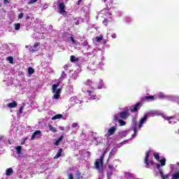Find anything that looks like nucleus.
<instances>
[{
	"mask_svg": "<svg viewBox=\"0 0 179 179\" xmlns=\"http://www.w3.org/2000/svg\"><path fill=\"white\" fill-rule=\"evenodd\" d=\"M139 107H141V103L138 102L136 104H135L133 106V108L127 109L124 111H121L119 113L120 118H121V120H127V118H128V117H129V111H131V113H136L138 111V108H139Z\"/></svg>",
	"mask_w": 179,
	"mask_h": 179,
	"instance_id": "obj_1",
	"label": "nucleus"
},
{
	"mask_svg": "<svg viewBox=\"0 0 179 179\" xmlns=\"http://www.w3.org/2000/svg\"><path fill=\"white\" fill-rule=\"evenodd\" d=\"M156 168L157 169L162 179H169V177H170V173H168L166 175H164L163 173V170L160 169V167H164L166 166V158H163L160 161V164H155Z\"/></svg>",
	"mask_w": 179,
	"mask_h": 179,
	"instance_id": "obj_2",
	"label": "nucleus"
},
{
	"mask_svg": "<svg viewBox=\"0 0 179 179\" xmlns=\"http://www.w3.org/2000/svg\"><path fill=\"white\" fill-rule=\"evenodd\" d=\"M104 158L101 157L100 159H97L94 162V168L98 171L99 173H103V166H104L103 163Z\"/></svg>",
	"mask_w": 179,
	"mask_h": 179,
	"instance_id": "obj_3",
	"label": "nucleus"
},
{
	"mask_svg": "<svg viewBox=\"0 0 179 179\" xmlns=\"http://www.w3.org/2000/svg\"><path fill=\"white\" fill-rule=\"evenodd\" d=\"M150 153H152V150H148L145 152V157L144 158V163H145V167H147V169H149L150 166H153L155 164V162L153 160H152V159L149 160V157H150Z\"/></svg>",
	"mask_w": 179,
	"mask_h": 179,
	"instance_id": "obj_4",
	"label": "nucleus"
},
{
	"mask_svg": "<svg viewBox=\"0 0 179 179\" xmlns=\"http://www.w3.org/2000/svg\"><path fill=\"white\" fill-rule=\"evenodd\" d=\"M57 8L59 10L60 15L65 16L66 15V11L65 10V3H64V0H58L57 1Z\"/></svg>",
	"mask_w": 179,
	"mask_h": 179,
	"instance_id": "obj_5",
	"label": "nucleus"
},
{
	"mask_svg": "<svg viewBox=\"0 0 179 179\" xmlns=\"http://www.w3.org/2000/svg\"><path fill=\"white\" fill-rule=\"evenodd\" d=\"M59 87V83H58L57 84H54L52 85V93H56V94H61V92H62V89L61 88H58ZM57 88H58L57 90Z\"/></svg>",
	"mask_w": 179,
	"mask_h": 179,
	"instance_id": "obj_6",
	"label": "nucleus"
},
{
	"mask_svg": "<svg viewBox=\"0 0 179 179\" xmlns=\"http://www.w3.org/2000/svg\"><path fill=\"white\" fill-rule=\"evenodd\" d=\"M41 136H43L41 131L40 130H36L33 133V134L31 137V141H34V139H36V138H37L38 139H40V138H41Z\"/></svg>",
	"mask_w": 179,
	"mask_h": 179,
	"instance_id": "obj_7",
	"label": "nucleus"
},
{
	"mask_svg": "<svg viewBox=\"0 0 179 179\" xmlns=\"http://www.w3.org/2000/svg\"><path fill=\"white\" fill-rule=\"evenodd\" d=\"M148 118H149V115L145 114L144 116L140 120L138 128H142V125H143V124H146Z\"/></svg>",
	"mask_w": 179,
	"mask_h": 179,
	"instance_id": "obj_8",
	"label": "nucleus"
},
{
	"mask_svg": "<svg viewBox=\"0 0 179 179\" xmlns=\"http://www.w3.org/2000/svg\"><path fill=\"white\" fill-rule=\"evenodd\" d=\"M115 131H117V127H112L108 130V134H106V136L108 138L109 136H111V135H114L115 134Z\"/></svg>",
	"mask_w": 179,
	"mask_h": 179,
	"instance_id": "obj_9",
	"label": "nucleus"
},
{
	"mask_svg": "<svg viewBox=\"0 0 179 179\" xmlns=\"http://www.w3.org/2000/svg\"><path fill=\"white\" fill-rule=\"evenodd\" d=\"M38 45H40L39 42L35 43L33 46L30 47L29 48L30 52H36V51H38Z\"/></svg>",
	"mask_w": 179,
	"mask_h": 179,
	"instance_id": "obj_10",
	"label": "nucleus"
},
{
	"mask_svg": "<svg viewBox=\"0 0 179 179\" xmlns=\"http://www.w3.org/2000/svg\"><path fill=\"white\" fill-rule=\"evenodd\" d=\"M163 118L165 119L166 121H169V124H174V121L171 120H174V116H171V117H166L163 116Z\"/></svg>",
	"mask_w": 179,
	"mask_h": 179,
	"instance_id": "obj_11",
	"label": "nucleus"
},
{
	"mask_svg": "<svg viewBox=\"0 0 179 179\" xmlns=\"http://www.w3.org/2000/svg\"><path fill=\"white\" fill-rule=\"evenodd\" d=\"M7 106L9 108H15V107H17V103L15 101H13V102L8 103Z\"/></svg>",
	"mask_w": 179,
	"mask_h": 179,
	"instance_id": "obj_12",
	"label": "nucleus"
},
{
	"mask_svg": "<svg viewBox=\"0 0 179 179\" xmlns=\"http://www.w3.org/2000/svg\"><path fill=\"white\" fill-rule=\"evenodd\" d=\"M111 20H113V18L111 17H109L108 18H105L103 21V24H104V26H107L108 23H111Z\"/></svg>",
	"mask_w": 179,
	"mask_h": 179,
	"instance_id": "obj_13",
	"label": "nucleus"
},
{
	"mask_svg": "<svg viewBox=\"0 0 179 179\" xmlns=\"http://www.w3.org/2000/svg\"><path fill=\"white\" fill-rule=\"evenodd\" d=\"M64 139V135H62L55 143V146H59V143L62 142Z\"/></svg>",
	"mask_w": 179,
	"mask_h": 179,
	"instance_id": "obj_14",
	"label": "nucleus"
},
{
	"mask_svg": "<svg viewBox=\"0 0 179 179\" xmlns=\"http://www.w3.org/2000/svg\"><path fill=\"white\" fill-rule=\"evenodd\" d=\"M12 174H13V169L12 168L6 170V176H12Z\"/></svg>",
	"mask_w": 179,
	"mask_h": 179,
	"instance_id": "obj_15",
	"label": "nucleus"
},
{
	"mask_svg": "<svg viewBox=\"0 0 179 179\" xmlns=\"http://www.w3.org/2000/svg\"><path fill=\"white\" fill-rule=\"evenodd\" d=\"M62 155V148H59L57 155L54 157V159H58Z\"/></svg>",
	"mask_w": 179,
	"mask_h": 179,
	"instance_id": "obj_16",
	"label": "nucleus"
},
{
	"mask_svg": "<svg viewBox=\"0 0 179 179\" xmlns=\"http://www.w3.org/2000/svg\"><path fill=\"white\" fill-rule=\"evenodd\" d=\"M62 117L63 116L61 114L55 115L52 117V120L55 121V120H60V118H62Z\"/></svg>",
	"mask_w": 179,
	"mask_h": 179,
	"instance_id": "obj_17",
	"label": "nucleus"
},
{
	"mask_svg": "<svg viewBox=\"0 0 179 179\" xmlns=\"http://www.w3.org/2000/svg\"><path fill=\"white\" fill-rule=\"evenodd\" d=\"M153 156H154V159H155V160H157V162H159L160 163L162 159H160V155H159V153H154Z\"/></svg>",
	"mask_w": 179,
	"mask_h": 179,
	"instance_id": "obj_18",
	"label": "nucleus"
},
{
	"mask_svg": "<svg viewBox=\"0 0 179 179\" xmlns=\"http://www.w3.org/2000/svg\"><path fill=\"white\" fill-rule=\"evenodd\" d=\"M101 40H103V36L100 35L99 36H96L95 38V42L96 43H100V41H101Z\"/></svg>",
	"mask_w": 179,
	"mask_h": 179,
	"instance_id": "obj_19",
	"label": "nucleus"
},
{
	"mask_svg": "<svg viewBox=\"0 0 179 179\" xmlns=\"http://www.w3.org/2000/svg\"><path fill=\"white\" fill-rule=\"evenodd\" d=\"M49 129L51 131V132H53V134H55L57 132V128L52 127V125H49Z\"/></svg>",
	"mask_w": 179,
	"mask_h": 179,
	"instance_id": "obj_20",
	"label": "nucleus"
},
{
	"mask_svg": "<svg viewBox=\"0 0 179 179\" xmlns=\"http://www.w3.org/2000/svg\"><path fill=\"white\" fill-rule=\"evenodd\" d=\"M128 132H129V131H122V132L120 133L121 138H125V136H127V135H128Z\"/></svg>",
	"mask_w": 179,
	"mask_h": 179,
	"instance_id": "obj_21",
	"label": "nucleus"
},
{
	"mask_svg": "<svg viewBox=\"0 0 179 179\" xmlns=\"http://www.w3.org/2000/svg\"><path fill=\"white\" fill-rule=\"evenodd\" d=\"M118 122L120 127H124V125H127V122L121 119L118 120Z\"/></svg>",
	"mask_w": 179,
	"mask_h": 179,
	"instance_id": "obj_22",
	"label": "nucleus"
},
{
	"mask_svg": "<svg viewBox=\"0 0 179 179\" xmlns=\"http://www.w3.org/2000/svg\"><path fill=\"white\" fill-rule=\"evenodd\" d=\"M70 61L71 62H77V61H78V59H76V57L73 55H71L70 57Z\"/></svg>",
	"mask_w": 179,
	"mask_h": 179,
	"instance_id": "obj_23",
	"label": "nucleus"
},
{
	"mask_svg": "<svg viewBox=\"0 0 179 179\" xmlns=\"http://www.w3.org/2000/svg\"><path fill=\"white\" fill-rule=\"evenodd\" d=\"M28 73L29 75H33V73H34V69H33V67H29Z\"/></svg>",
	"mask_w": 179,
	"mask_h": 179,
	"instance_id": "obj_24",
	"label": "nucleus"
},
{
	"mask_svg": "<svg viewBox=\"0 0 179 179\" xmlns=\"http://www.w3.org/2000/svg\"><path fill=\"white\" fill-rule=\"evenodd\" d=\"M172 179H179V172H176L172 176Z\"/></svg>",
	"mask_w": 179,
	"mask_h": 179,
	"instance_id": "obj_25",
	"label": "nucleus"
},
{
	"mask_svg": "<svg viewBox=\"0 0 179 179\" xmlns=\"http://www.w3.org/2000/svg\"><path fill=\"white\" fill-rule=\"evenodd\" d=\"M144 100H155L154 96H146L144 97Z\"/></svg>",
	"mask_w": 179,
	"mask_h": 179,
	"instance_id": "obj_26",
	"label": "nucleus"
},
{
	"mask_svg": "<svg viewBox=\"0 0 179 179\" xmlns=\"http://www.w3.org/2000/svg\"><path fill=\"white\" fill-rule=\"evenodd\" d=\"M15 150H17V152L20 155V153H22V146L16 147Z\"/></svg>",
	"mask_w": 179,
	"mask_h": 179,
	"instance_id": "obj_27",
	"label": "nucleus"
},
{
	"mask_svg": "<svg viewBox=\"0 0 179 179\" xmlns=\"http://www.w3.org/2000/svg\"><path fill=\"white\" fill-rule=\"evenodd\" d=\"M114 1V0H105V2L106 3V5H113V2Z\"/></svg>",
	"mask_w": 179,
	"mask_h": 179,
	"instance_id": "obj_28",
	"label": "nucleus"
},
{
	"mask_svg": "<svg viewBox=\"0 0 179 179\" xmlns=\"http://www.w3.org/2000/svg\"><path fill=\"white\" fill-rule=\"evenodd\" d=\"M65 78H66V73H65V71H62L60 76V79H65Z\"/></svg>",
	"mask_w": 179,
	"mask_h": 179,
	"instance_id": "obj_29",
	"label": "nucleus"
},
{
	"mask_svg": "<svg viewBox=\"0 0 179 179\" xmlns=\"http://www.w3.org/2000/svg\"><path fill=\"white\" fill-rule=\"evenodd\" d=\"M108 169H109L110 171H114V170H115V167H114L112 164H109L108 166Z\"/></svg>",
	"mask_w": 179,
	"mask_h": 179,
	"instance_id": "obj_30",
	"label": "nucleus"
},
{
	"mask_svg": "<svg viewBox=\"0 0 179 179\" xmlns=\"http://www.w3.org/2000/svg\"><path fill=\"white\" fill-rule=\"evenodd\" d=\"M15 30H19L20 29V23L15 24Z\"/></svg>",
	"mask_w": 179,
	"mask_h": 179,
	"instance_id": "obj_31",
	"label": "nucleus"
},
{
	"mask_svg": "<svg viewBox=\"0 0 179 179\" xmlns=\"http://www.w3.org/2000/svg\"><path fill=\"white\" fill-rule=\"evenodd\" d=\"M8 61L10 62V64H13V57H8Z\"/></svg>",
	"mask_w": 179,
	"mask_h": 179,
	"instance_id": "obj_32",
	"label": "nucleus"
},
{
	"mask_svg": "<svg viewBox=\"0 0 179 179\" xmlns=\"http://www.w3.org/2000/svg\"><path fill=\"white\" fill-rule=\"evenodd\" d=\"M35 2H37V0H30L29 1H28V5H31L33 3H35Z\"/></svg>",
	"mask_w": 179,
	"mask_h": 179,
	"instance_id": "obj_33",
	"label": "nucleus"
},
{
	"mask_svg": "<svg viewBox=\"0 0 179 179\" xmlns=\"http://www.w3.org/2000/svg\"><path fill=\"white\" fill-rule=\"evenodd\" d=\"M91 83H92V80H87L85 82V85H90Z\"/></svg>",
	"mask_w": 179,
	"mask_h": 179,
	"instance_id": "obj_34",
	"label": "nucleus"
},
{
	"mask_svg": "<svg viewBox=\"0 0 179 179\" xmlns=\"http://www.w3.org/2000/svg\"><path fill=\"white\" fill-rule=\"evenodd\" d=\"M59 94H55L54 95V99H55L56 100H58V99H59Z\"/></svg>",
	"mask_w": 179,
	"mask_h": 179,
	"instance_id": "obj_35",
	"label": "nucleus"
},
{
	"mask_svg": "<svg viewBox=\"0 0 179 179\" xmlns=\"http://www.w3.org/2000/svg\"><path fill=\"white\" fill-rule=\"evenodd\" d=\"M133 131H134V132H135V133H137V132H138V127H137L136 124L134 125V127H133Z\"/></svg>",
	"mask_w": 179,
	"mask_h": 179,
	"instance_id": "obj_36",
	"label": "nucleus"
},
{
	"mask_svg": "<svg viewBox=\"0 0 179 179\" xmlns=\"http://www.w3.org/2000/svg\"><path fill=\"white\" fill-rule=\"evenodd\" d=\"M114 121H116V122H118L120 121V119H118V116L115 115L113 117Z\"/></svg>",
	"mask_w": 179,
	"mask_h": 179,
	"instance_id": "obj_37",
	"label": "nucleus"
},
{
	"mask_svg": "<svg viewBox=\"0 0 179 179\" xmlns=\"http://www.w3.org/2000/svg\"><path fill=\"white\" fill-rule=\"evenodd\" d=\"M24 108L23 107V106H21L20 108V109H19V113H20V114H22V113H23V109H24Z\"/></svg>",
	"mask_w": 179,
	"mask_h": 179,
	"instance_id": "obj_38",
	"label": "nucleus"
},
{
	"mask_svg": "<svg viewBox=\"0 0 179 179\" xmlns=\"http://www.w3.org/2000/svg\"><path fill=\"white\" fill-rule=\"evenodd\" d=\"M23 13H21L18 15V19H22V17H23Z\"/></svg>",
	"mask_w": 179,
	"mask_h": 179,
	"instance_id": "obj_39",
	"label": "nucleus"
},
{
	"mask_svg": "<svg viewBox=\"0 0 179 179\" xmlns=\"http://www.w3.org/2000/svg\"><path fill=\"white\" fill-rule=\"evenodd\" d=\"M71 127L72 128H76V127H78V123H73Z\"/></svg>",
	"mask_w": 179,
	"mask_h": 179,
	"instance_id": "obj_40",
	"label": "nucleus"
},
{
	"mask_svg": "<svg viewBox=\"0 0 179 179\" xmlns=\"http://www.w3.org/2000/svg\"><path fill=\"white\" fill-rule=\"evenodd\" d=\"M27 141V137L23 139V141L21 143V145H24V142H26Z\"/></svg>",
	"mask_w": 179,
	"mask_h": 179,
	"instance_id": "obj_41",
	"label": "nucleus"
},
{
	"mask_svg": "<svg viewBox=\"0 0 179 179\" xmlns=\"http://www.w3.org/2000/svg\"><path fill=\"white\" fill-rule=\"evenodd\" d=\"M69 179H73V175H72V173L69 175Z\"/></svg>",
	"mask_w": 179,
	"mask_h": 179,
	"instance_id": "obj_42",
	"label": "nucleus"
},
{
	"mask_svg": "<svg viewBox=\"0 0 179 179\" xmlns=\"http://www.w3.org/2000/svg\"><path fill=\"white\" fill-rule=\"evenodd\" d=\"M70 39L72 41V43H73V44H75V39L73 38V37L71 36Z\"/></svg>",
	"mask_w": 179,
	"mask_h": 179,
	"instance_id": "obj_43",
	"label": "nucleus"
},
{
	"mask_svg": "<svg viewBox=\"0 0 179 179\" xmlns=\"http://www.w3.org/2000/svg\"><path fill=\"white\" fill-rule=\"evenodd\" d=\"M4 5H7V3H9V0H3Z\"/></svg>",
	"mask_w": 179,
	"mask_h": 179,
	"instance_id": "obj_44",
	"label": "nucleus"
},
{
	"mask_svg": "<svg viewBox=\"0 0 179 179\" xmlns=\"http://www.w3.org/2000/svg\"><path fill=\"white\" fill-rule=\"evenodd\" d=\"M111 37L113 38H117V35L115 34H113V35H111Z\"/></svg>",
	"mask_w": 179,
	"mask_h": 179,
	"instance_id": "obj_45",
	"label": "nucleus"
},
{
	"mask_svg": "<svg viewBox=\"0 0 179 179\" xmlns=\"http://www.w3.org/2000/svg\"><path fill=\"white\" fill-rule=\"evenodd\" d=\"M105 16H111V13L107 12L105 13Z\"/></svg>",
	"mask_w": 179,
	"mask_h": 179,
	"instance_id": "obj_46",
	"label": "nucleus"
},
{
	"mask_svg": "<svg viewBox=\"0 0 179 179\" xmlns=\"http://www.w3.org/2000/svg\"><path fill=\"white\" fill-rule=\"evenodd\" d=\"M87 92L88 93V96H92V91L87 90Z\"/></svg>",
	"mask_w": 179,
	"mask_h": 179,
	"instance_id": "obj_47",
	"label": "nucleus"
},
{
	"mask_svg": "<svg viewBox=\"0 0 179 179\" xmlns=\"http://www.w3.org/2000/svg\"><path fill=\"white\" fill-rule=\"evenodd\" d=\"M80 2H82V0H78V2L76 3L78 6L79 5H80Z\"/></svg>",
	"mask_w": 179,
	"mask_h": 179,
	"instance_id": "obj_48",
	"label": "nucleus"
},
{
	"mask_svg": "<svg viewBox=\"0 0 179 179\" xmlns=\"http://www.w3.org/2000/svg\"><path fill=\"white\" fill-rule=\"evenodd\" d=\"M91 99H92V100H96V95H94V96H91Z\"/></svg>",
	"mask_w": 179,
	"mask_h": 179,
	"instance_id": "obj_49",
	"label": "nucleus"
},
{
	"mask_svg": "<svg viewBox=\"0 0 179 179\" xmlns=\"http://www.w3.org/2000/svg\"><path fill=\"white\" fill-rule=\"evenodd\" d=\"M136 134L137 133H134L133 134H132V136H131V138H135V136H136Z\"/></svg>",
	"mask_w": 179,
	"mask_h": 179,
	"instance_id": "obj_50",
	"label": "nucleus"
},
{
	"mask_svg": "<svg viewBox=\"0 0 179 179\" xmlns=\"http://www.w3.org/2000/svg\"><path fill=\"white\" fill-rule=\"evenodd\" d=\"M114 155V153L113 152V150L110 151V152L109 153V156H113Z\"/></svg>",
	"mask_w": 179,
	"mask_h": 179,
	"instance_id": "obj_51",
	"label": "nucleus"
},
{
	"mask_svg": "<svg viewBox=\"0 0 179 179\" xmlns=\"http://www.w3.org/2000/svg\"><path fill=\"white\" fill-rule=\"evenodd\" d=\"M25 19H26V20H29V19H30V16L27 15Z\"/></svg>",
	"mask_w": 179,
	"mask_h": 179,
	"instance_id": "obj_52",
	"label": "nucleus"
},
{
	"mask_svg": "<svg viewBox=\"0 0 179 179\" xmlns=\"http://www.w3.org/2000/svg\"><path fill=\"white\" fill-rule=\"evenodd\" d=\"M106 152L105 151L104 153H103V155H106Z\"/></svg>",
	"mask_w": 179,
	"mask_h": 179,
	"instance_id": "obj_53",
	"label": "nucleus"
},
{
	"mask_svg": "<svg viewBox=\"0 0 179 179\" xmlns=\"http://www.w3.org/2000/svg\"><path fill=\"white\" fill-rule=\"evenodd\" d=\"M0 6H1V3H0Z\"/></svg>",
	"mask_w": 179,
	"mask_h": 179,
	"instance_id": "obj_54",
	"label": "nucleus"
}]
</instances>
